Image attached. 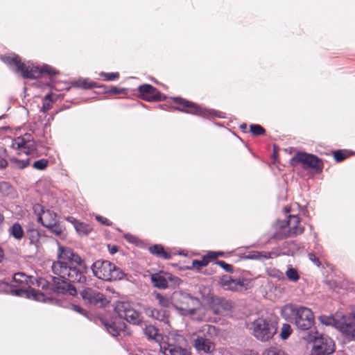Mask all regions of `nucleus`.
I'll list each match as a JSON object with an SVG mask.
<instances>
[{
	"label": "nucleus",
	"instance_id": "4be33fe9",
	"mask_svg": "<svg viewBox=\"0 0 355 355\" xmlns=\"http://www.w3.org/2000/svg\"><path fill=\"white\" fill-rule=\"evenodd\" d=\"M145 313L149 317H151L161 322L168 323L167 313L166 311L164 310H158L156 309L148 307L145 309Z\"/></svg>",
	"mask_w": 355,
	"mask_h": 355
},
{
	"label": "nucleus",
	"instance_id": "3c124183",
	"mask_svg": "<svg viewBox=\"0 0 355 355\" xmlns=\"http://www.w3.org/2000/svg\"><path fill=\"white\" fill-rule=\"evenodd\" d=\"M259 254H261L260 255V259H270L271 258V255H272V253L271 252H259Z\"/></svg>",
	"mask_w": 355,
	"mask_h": 355
},
{
	"label": "nucleus",
	"instance_id": "9b49d317",
	"mask_svg": "<svg viewBox=\"0 0 355 355\" xmlns=\"http://www.w3.org/2000/svg\"><path fill=\"white\" fill-rule=\"evenodd\" d=\"M115 311L120 318H123L130 323L137 325H139L142 323V318L128 302H117L115 306Z\"/></svg>",
	"mask_w": 355,
	"mask_h": 355
},
{
	"label": "nucleus",
	"instance_id": "0e129e2a",
	"mask_svg": "<svg viewBox=\"0 0 355 355\" xmlns=\"http://www.w3.org/2000/svg\"><path fill=\"white\" fill-rule=\"evenodd\" d=\"M284 211L286 213H288V212H290L291 209L289 207H285L284 208Z\"/></svg>",
	"mask_w": 355,
	"mask_h": 355
},
{
	"label": "nucleus",
	"instance_id": "ddd939ff",
	"mask_svg": "<svg viewBox=\"0 0 355 355\" xmlns=\"http://www.w3.org/2000/svg\"><path fill=\"white\" fill-rule=\"evenodd\" d=\"M82 298L89 304L98 307H105L109 301L101 293L91 288H85L80 292Z\"/></svg>",
	"mask_w": 355,
	"mask_h": 355
},
{
	"label": "nucleus",
	"instance_id": "774afa93",
	"mask_svg": "<svg viewBox=\"0 0 355 355\" xmlns=\"http://www.w3.org/2000/svg\"><path fill=\"white\" fill-rule=\"evenodd\" d=\"M24 137H26V139H31V135H25Z\"/></svg>",
	"mask_w": 355,
	"mask_h": 355
},
{
	"label": "nucleus",
	"instance_id": "cd10ccee",
	"mask_svg": "<svg viewBox=\"0 0 355 355\" xmlns=\"http://www.w3.org/2000/svg\"><path fill=\"white\" fill-rule=\"evenodd\" d=\"M12 294L15 295H21L22 293H26L28 297H33L35 300H40V298L43 297L42 293L39 291L31 288L29 290L17 289L11 291Z\"/></svg>",
	"mask_w": 355,
	"mask_h": 355
},
{
	"label": "nucleus",
	"instance_id": "dca6fc26",
	"mask_svg": "<svg viewBox=\"0 0 355 355\" xmlns=\"http://www.w3.org/2000/svg\"><path fill=\"white\" fill-rule=\"evenodd\" d=\"M96 322L103 325L108 333L113 336H117L119 332L123 330L125 327V324L123 321L118 322H112L102 316H97Z\"/></svg>",
	"mask_w": 355,
	"mask_h": 355
},
{
	"label": "nucleus",
	"instance_id": "7ed1b4c3",
	"mask_svg": "<svg viewBox=\"0 0 355 355\" xmlns=\"http://www.w3.org/2000/svg\"><path fill=\"white\" fill-rule=\"evenodd\" d=\"M282 314L285 318L294 320L297 328L302 331L311 329L314 324V316L311 310L304 306L286 304L282 309Z\"/></svg>",
	"mask_w": 355,
	"mask_h": 355
},
{
	"label": "nucleus",
	"instance_id": "c9c22d12",
	"mask_svg": "<svg viewBox=\"0 0 355 355\" xmlns=\"http://www.w3.org/2000/svg\"><path fill=\"white\" fill-rule=\"evenodd\" d=\"M286 275L287 278L292 282H297L300 278L296 269L293 268H289L286 272Z\"/></svg>",
	"mask_w": 355,
	"mask_h": 355
},
{
	"label": "nucleus",
	"instance_id": "69168bd1",
	"mask_svg": "<svg viewBox=\"0 0 355 355\" xmlns=\"http://www.w3.org/2000/svg\"><path fill=\"white\" fill-rule=\"evenodd\" d=\"M3 220V215L0 213V224L2 223V221Z\"/></svg>",
	"mask_w": 355,
	"mask_h": 355
},
{
	"label": "nucleus",
	"instance_id": "de8ad7c7",
	"mask_svg": "<svg viewBox=\"0 0 355 355\" xmlns=\"http://www.w3.org/2000/svg\"><path fill=\"white\" fill-rule=\"evenodd\" d=\"M1 153H5V150L0 148V169L5 168L8 164L7 161L1 156Z\"/></svg>",
	"mask_w": 355,
	"mask_h": 355
},
{
	"label": "nucleus",
	"instance_id": "864d4df0",
	"mask_svg": "<svg viewBox=\"0 0 355 355\" xmlns=\"http://www.w3.org/2000/svg\"><path fill=\"white\" fill-rule=\"evenodd\" d=\"M223 252H210L209 257L211 259H216L218 256H222Z\"/></svg>",
	"mask_w": 355,
	"mask_h": 355
},
{
	"label": "nucleus",
	"instance_id": "f03ea898",
	"mask_svg": "<svg viewBox=\"0 0 355 355\" xmlns=\"http://www.w3.org/2000/svg\"><path fill=\"white\" fill-rule=\"evenodd\" d=\"M1 60L14 68L15 71L19 73L24 78H40L44 85L51 88L55 87L58 83L57 77L60 74V71L46 64L42 66L26 65L17 55L3 56Z\"/></svg>",
	"mask_w": 355,
	"mask_h": 355
},
{
	"label": "nucleus",
	"instance_id": "f8f14e48",
	"mask_svg": "<svg viewBox=\"0 0 355 355\" xmlns=\"http://www.w3.org/2000/svg\"><path fill=\"white\" fill-rule=\"evenodd\" d=\"M205 300L215 314L221 315L229 311L232 308V302L223 297H218L212 294H207Z\"/></svg>",
	"mask_w": 355,
	"mask_h": 355
},
{
	"label": "nucleus",
	"instance_id": "423d86ee",
	"mask_svg": "<svg viewBox=\"0 0 355 355\" xmlns=\"http://www.w3.org/2000/svg\"><path fill=\"white\" fill-rule=\"evenodd\" d=\"M91 268L95 277L105 281L121 279L124 275L119 268L109 261L97 260Z\"/></svg>",
	"mask_w": 355,
	"mask_h": 355
},
{
	"label": "nucleus",
	"instance_id": "473e14b6",
	"mask_svg": "<svg viewBox=\"0 0 355 355\" xmlns=\"http://www.w3.org/2000/svg\"><path fill=\"white\" fill-rule=\"evenodd\" d=\"M75 228L80 234H87L90 231L91 228L87 224L83 223H75Z\"/></svg>",
	"mask_w": 355,
	"mask_h": 355
},
{
	"label": "nucleus",
	"instance_id": "2f4dec72",
	"mask_svg": "<svg viewBox=\"0 0 355 355\" xmlns=\"http://www.w3.org/2000/svg\"><path fill=\"white\" fill-rule=\"evenodd\" d=\"M154 295L155 296V299L158 301L159 304L162 307H168L171 304V298L168 299L166 297L156 292L154 293Z\"/></svg>",
	"mask_w": 355,
	"mask_h": 355
},
{
	"label": "nucleus",
	"instance_id": "79ce46f5",
	"mask_svg": "<svg viewBox=\"0 0 355 355\" xmlns=\"http://www.w3.org/2000/svg\"><path fill=\"white\" fill-rule=\"evenodd\" d=\"M47 160L44 159H42L37 161H35L33 166V168L38 169V170H43L47 166Z\"/></svg>",
	"mask_w": 355,
	"mask_h": 355
},
{
	"label": "nucleus",
	"instance_id": "5701e85b",
	"mask_svg": "<svg viewBox=\"0 0 355 355\" xmlns=\"http://www.w3.org/2000/svg\"><path fill=\"white\" fill-rule=\"evenodd\" d=\"M220 283L226 290L230 291H236L238 286H242V282L240 279H233L228 276L223 277L220 280Z\"/></svg>",
	"mask_w": 355,
	"mask_h": 355
},
{
	"label": "nucleus",
	"instance_id": "e2e57ef3",
	"mask_svg": "<svg viewBox=\"0 0 355 355\" xmlns=\"http://www.w3.org/2000/svg\"><path fill=\"white\" fill-rule=\"evenodd\" d=\"M125 238L128 239V240L131 241H132L133 239H135L132 236H129V235H127L125 236Z\"/></svg>",
	"mask_w": 355,
	"mask_h": 355
},
{
	"label": "nucleus",
	"instance_id": "72a5a7b5",
	"mask_svg": "<svg viewBox=\"0 0 355 355\" xmlns=\"http://www.w3.org/2000/svg\"><path fill=\"white\" fill-rule=\"evenodd\" d=\"M10 162L14 164V166L20 169H23L30 164V159L19 160L17 158L13 157L10 159Z\"/></svg>",
	"mask_w": 355,
	"mask_h": 355
},
{
	"label": "nucleus",
	"instance_id": "a211bd4d",
	"mask_svg": "<svg viewBox=\"0 0 355 355\" xmlns=\"http://www.w3.org/2000/svg\"><path fill=\"white\" fill-rule=\"evenodd\" d=\"M173 100L177 104L182 105L183 108L187 107L190 109V112L192 114H199L200 116H206L208 114V112L202 109L200 107H199L198 105L193 103L189 102L187 100L178 97L173 98ZM210 114L211 113L209 112V114Z\"/></svg>",
	"mask_w": 355,
	"mask_h": 355
},
{
	"label": "nucleus",
	"instance_id": "1a4fd4ad",
	"mask_svg": "<svg viewBox=\"0 0 355 355\" xmlns=\"http://www.w3.org/2000/svg\"><path fill=\"white\" fill-rule=\"evenodd\" d=\"M184 338L178 334H171L159 343V350L164 355H191V353L182 347Z\"/></svg>",
	"mask_w": 355,
	"mask_h": 355
},
{
	"label": "nucleus",
	"instance_id": "b1692460",
	"mask_svg": "<svg viewBox=\"0 0 355 355\" xmlns=\"http://www.w3.org/2000/svg\"><path fill=\"white\" fill-rule=\"evenodd\" d=\"M15 144L19 148L26 149L27 150L24 151V153L26 154H29L35 150L34 141L32 139H26V138L24 137H17L15 141Z\"/></svg>",
	"mask_w": 355,
	"mask_h": 355
},
{
	"label": "nucleus",
	"instance_id": "bb28decb",
	"mask_svg": "<svg viewBox=\"0 0 355 355\" xmlns=\"http://www.w3.org/2000/svg\"><path fill=\"white\" fill-rule=\"evenodd\" d=\"M149 251L151 254L156 255L157 257H162L164 259L169 260L171 259V255L164 250V247L162 245L156 244L149 248Z\"/></svg>",
	"mask_w": 355,
	"mask_h": 355
},
{
	"label": "nucleus",
	"instance_id": "6e6d98bb",
	"mask_svg": "<svg viewBox=\"0 0 355 355\" xmlns=\"http://www.w3.org/2000/svg\"><path fill=\"white\" fill-rule=\"evenodd\" d=\"M137 89H155V88L150 85L144 84V85L139 86Z\"/></svg>",
	"mask_w": 355,
	"mask_h": 355
},
{
	"label": "nucleus",
	"instance_id": "39448f33",
	"mask_svg": "<svg viewBox=\"0 0 355 355\" xmlns=\"http://www.w3.org/2000/svg\"><path fill=\"white\" fill-rule=\"evenodd\" d=\"M300 218L296 215H289L287 220L277 221L272 237L282 240L301 234L304 232V227L300 225Z\"/></svg>",
	"mask_w": 355,
	"mask_h": 355
},
{
	"label": "nucleus",
	"instance_id": "7c9ffc66",
	"mask_svg": "<svg viewBox=\"0 0 355 355\" xmlns=\"http://www.w3.org/2000/svg\"><path fill=\"white\" fill-rule=\"evenodd\" d=\"M53 93L48 94L44 99V103L41 111L44 113L47 112L51 108V103H53Z\"/></svg>",
	"mask_w": 355,
	"mask_h": 355
},
{
	"label": "nucleus",
	"instance_id": "f704fd0d",
	"mask_svg": "<svg viewBox=\"0 0 355 355\" xmlns=\"http://www.w3.org/2000/svg\"><path fill=\"white\" fill-rule=\"evenodd\" d=\"M99 76L103 78V79L105 81H113L115 80H118L120 77V74L119 72H111V73H105L101 72Z\"/></svg>",
	"mask_w": 355,
	"mask_h": 355
},
{
	"label": "nucleus",
	"instance_id": "0eeeda50",
	"mask_svg": "<svg viewBox=\"0 0 355 355\" xmlns=\"http://www.w3.org/2000/svg\"><path fill=\"white\" fill-rule=\"evenodd\" d=\"M352 318V320L349 317L337 313L335 316L321 315L318 320L323 324L334 326L340 331L355 338V317Z\"/></svg>",
	"mask_w": 355,
	"mask_h": 355
},
{
	"label": "nucleus",
	"instance_id": "6e6552de",
	"mask_svg": "<svg viewBox=\"0 0 355 355\" xmlns=\"http://www.w3.org/2000/svg\"><path fill=\"white\" fill-rule=\"evenodd\" d=\"M307 340L313 343L309 355H330L335 351L334 342L327 336L315 331L310 334Z\"/></svg>",
	"mask_w": 355,
	"mask_h": 355
},
{
	"label": "nucleus",
	"instance_id": "f257e3e1",
	"mask_svg": "<svg viewBox=\"0 0 355 355\" xmlns=\"http://www.w3.org/2000/svg\"><path fill=\"white\" fill-rule=\"evenodd\" d=\"M57 257L58 260L52 263L51 270L59 277H52L50 288L58 294L76 295V289L70 282H85L86 277L84 273L87 272V267L80 257L62 245L58 247Z\"/></svg>",
	"mask_w": 355,
	"mask_h": 355
},
{
	"label": "nucleus",
	"instance_id": "6ab92c4d",
	"mask_svg": "<svg viewBox=\"0 0 355 355\" xmlns=\"http://www.w3.org/2000/svg\"><path fill=\"white\" fill-rule=\"evenodd\" d=\"M157 90H137V96L147 101H159L165 96Z\"/></svg>",
	"mask_w": 355,
	"mask_h": 355
},
{
	"label": "nucleus",
	"instance_id": "aec40b11",
	"mask_svg": "<svg viewBox=\"0 0 355 355\" xmlns=\"http://www.w3.org/2000/svg\"><path fill=\"white\" fill-rule=\"evenodd\" d=\"M57 215L54 211L49 209L42 211V214L39 213V217L37 220L40 222L43 226L47 227L51 226L52 224H55L57 221Z\"/></svg>",
	"mask_w": 355,
	"mask_h": 355
},
{
	"label": "nucleus",
	"instance_id": "393cba45",
	"mask_svg": "<svg viewBox=\"0 0 355 355\" xmlns=\"http://www.w3.org/2000/svg\"><path fill=\"white\" fill-rule=\"evenodd\" d=\"M71 86L78 89H93L95 87H101L96 82L89 81L87 79L79 78L71 83Z\"/></svg>",
	"mask_w": 355,
	"mask_h": 355
},
{
	"label": "nucleus",
	"instance_id": "4c0bfd02",
	"mask_svg": "<svg viewBox=\"0 0 355 355\" xmlns=\"http://www.w3.org/2000/svg\"><path fill=\"white\" fill-rule=\"evenodd\" d=\"M250 130L252 134L254 136L261 135L265 133V130L260 125H251Z\"/></svg>",
	"mask_w": 355,
	"mask_h": 355
},
{
	"label": "nucleus",
	"instance_id": "603ef678",
	"mask_svg": "<svg viewBox=\"0 0 355 355\" xmlns=\"http://www.w3.org/2000/svg\"><path fill=\"white\" fill-rule=\"evenodd\" d=\"M260 255L259 252H252L251 254H249L247 258L248 259H260Z\"/></svg>",
	"mask_w": 355,
	"mask_h": 355
},
{
	"label": "nucleus",
	"instance_id": "412c9836",
	"mask_svg": "<svg viewBox=\"0 0 355 355\" xmlns=\"http://www.w3.org/2000/svg\"><path fill=\"white\" fill-rule=\"evenodd\" d=\"M217 334L218 331L214 326L205 324L193 336L196 337L208 338L211 340L214 336H216Z\"/></svg>",
	"mask_w": 355,
	"mask_h": 355
},
{
	"label": "nucleus",
	"instance_id": "a19ab883",
	"mask_svg": "<svg viewBox=\"0 0 355 355\" xmlns=\"http://www.w3.org/2000/svg\"><path fill=\"white\" fill-rule=\"evenodd\" d=\"M209 263V261L205 258L204 257L202 259V260H194L193 261V263H192V265H193V267L198 269V270H200L202 267H204V266H206Z\"/></svg>",
	"mask_w": 355,
	"mask_h": 355
},
{
	"label": "nucleus",
	"instance_id": "e433bc0d",
	"mask_svg": "<svg viewBox=\"0 0 355 355\" xmlns=\"http://www.w3.org/2000/svg\"><path fill=\"white\" fill-rule=\"evenodd\" d=\"M292 332L291 325L288 324H283L282 327L280 336L283 340H286L288 338Z\"/></svg>",
	"mask_w": 355,
	"mask_h": 355
},
{
	"label": "nucleus",
	"instance_id": "4d7b16f0",
	"mask_svg": "<svg viewBox=\"0 0 355 355\" xmlns=\"http://www.w3.org/2000/svg\"><path fill=\"white\" fill-rule=\"evenodd\" d=\"M73 310L82 314H83L85 312V310L83 309L77 305H73Z\"/></svg>",
	"mask_w": 355,
	"mask_h": 355
},
{
	"label": "nucleus",
	"instance_id": "a878e982",
	"mask_svg": "<svg viewBox=\"0 0 355 355\" xmlns=\"http://www.w3.org/2000/svg\"><path fill=\"white\" fill-rule=\"evenodd\" d=\"M145 335L149 338L159 343L163 340L162 334L159 333V329L153 325H148L144 329Z\"/></svg>",
	"mask_w": 355,
	"mask_h": 355
},
{
	"label": "nucleus",
	"instance_id": "8fccbe9b",
	"mask_svg": "<svg viewBox=\"0 0 355 355\" xmlns=\"http://www.w3.org/2000/svg\"><path fill=\"white\" fill-rule=\"evenodd\" d=\"M96 218L98 221L101 222V223L104 224V225H110L111 223L109 222V220L103 217V216H96Z\"/></svg>",
	"mask_w": 355,
	"mask_h": 355
},
{
	"label": "nucleus",
	"instance_id": "4468645a",
	"mask_svg": "<svg viewBox=\"0 0 355 355\" xmlns=\"http://www.w3.org/2000/svg\"><path fill=\"white\" fill-rule=\"evenodd\" d=\"M303 165L304 168H311L316 171L321 170V161L316 156L306 153L298 152L292 159Z\"/></svg>",
	"mask_w": 355,
	"mask_h": 355
},
{
	"label": "nucleus",
	"instance_id": "2eb2a0df",
	"mask_svg": "<svg viewBox=\"0 0 355 355\" xmlns=\"http://www.w3.org/2000/svg\"><path fill=\"white\" fill-rule=\"evenodd\" d=\"M151 282L153 286L159 289H164L168 287V281L173 282L175 284H179L180 279L178 277L173 276L170 273L160 271L150 275Z\"/></svg>",
	"mask_w": 355,
	"mask_h": 355
},
{
	"label": "nucleus",
	"instance_id": "58836bf2",
	"mask_svg": "<svg viewBox=\"0 0 355 355\" xmlns=\"http://www.w3.org/2000/svg\"><path fill=\"white\" fill-rule=\"evenodd\" d=\"M47 228L56 236L62 234L63 231L62 227L58 223V222L55 223V224H52L51 226H48Z\"/></svg>",
	"mask_w": 355,
	"mask_h": 355
},
{
	"label": "nucleus",
	"instance_id": "bf43d9fd",
	"mask_svg": "<svg viewBox=\"0 0 355 355\" xmlns=\"http://www.w3.org/2000/svg\"><path fill=\"white\" fill-rule=\"evenodd\" d=\"M118 250V248L115 245H113L110 249V252L111 254H114L115 252H116Z\"/></svg>",
	"mask_w": 355,
	"mask_h": 355
},
{
	"label": "nucleus",
	"instance_id": "c03bdc74",
	"mask_svg": "<svg viewBox=\"0 0 355 355\" xmlns=\"http://www.w3.org/2000/svg\"><path fill=\"white\" fill-rule=\"evenodd\" d=\"M217 264L221 266L224 270H225L228 272H233V267L232 265L226 263L223 261H218Z\"/></svg>",
	"mask_w": 355,
	"mask_h": 355
},
{
	"label": "nucleus",
	"instance_id": "09e8293b",
	"mask_svg": "<svg viewBox=\"0 0 355 355\" xmlns=\"http://www.w3.org/2000/svg\"><path fill=\"white\" fill-rule=\"evenodd\" d=\"M33 210L34 212L37 214V217H39V213L40 214H42V211H44L42 207L39 204H36L34 205Z\"/></svg>",
	"mask_w": 355,
	"mask_h": 355
},
{
	"label": "nucleus",
	"instance_id": "a18cd8bd",
	"mask_svg": "<svg viewBox=\"0 0 355 355\" xmlns=\"http://www.w3.org/2000/svg\"><path fill=\"white\" fill-rule=\"evenodd\" d=\"M334 157L336 162H340L345 159V155L341 150H337L334 153Z\"/></svg>",
	"mask_w": 355,
	"mask_h": 355
},
{
	"label": "nucleus",
	"instance_id": "c85d7f7f",
	"mask_svg": "<svg viewBox=\"0 0 355 355\" xmlns=\"http://www.w3.org/2000/svg\"><path fill=\"white\" fill-rule=\"evenodd\" d=\"M10 234L16 239H21L24 236V231L19 223H15L10 228Z\"/></svg>",
	"mask_w": 355,
	"mask_h": 355
},
{
	"label": "nucleus",
	"instance_id": "5fc2aeb1",
	"mask_svg": "<svg viewBox=\"0 0 355 355\" xmlns=\"http://www.w3.org/2000/svg\"><path fill=\"white\" fill-rule=\"evenodd\" d=\"M309 258H310L311 260H312L315 263H317L318 266H319L320 264V262L319 259L318 258H316L314 254H309Z\"/></svg>",
	"mask_w": 355,
	"mask_h": 355
},
{
	"label": "nucleus",
	"instance_id": "052dcab7",
	"mask_svg": "<svg viewBox=\"0 0 355 355\" xmlns=\"http://www.w3.org/2000/svg\"><path fill=\"white\" fill-rule=\"evenodd\" d=\"M4 258V253L3 249L0 247V263L3 261Z\"/></svg>",
	"mask_w": 355,
	"mask_h": 355
},
{
	"label": "nucleus",
	"instance_id": "c756f323",
	"mask_svg": "<svg viewBox=\"0 0 355 355\" xmlns=\"http://www.w3.org/2000/svg\"><path fill=\"white\" fill-rule=\"evenodd\" d=\"M27 236L30 240V243L37 246L40 238L39 231L35 229L29 230L27 232Z\"/></svg>",
	"mask_w": 355,
	"mask_h": 355
},
{
	"label": "nucleus",
	"instance_id": "20e7f679",
	"mask_svg": "<svg viewBox=\"0 0 355 355\" xmlns=\"http://www.w3.org/2000/svg\"><path fill=\"white\" fill-rule=\"evenodd\" d=\"M171 304L182 315H194L201 306V302L198 297L183 291L173 293Z\"/></svg>",
	"mask_w": 355,
	"mask_h": 355
},
{
	"label": "nucleus",
	"instance_id": "13d9d810",
	"mask_svg": "<svg viewBox=\"0 0 355 355\" xmlns=\"http://www.w3.org/2000/svg\"><path fill=\"white\" fill-rule=\"evenodd\" d=\"M124 90H109V93L112 95H117L123 94Z\"/></svg>",
	"mask_w": 355,
	"mask_h": 355
},
{
	"label": "nucleus",
	"instance_id": "680f3d73",
	"mask_svg": "<svg viewBox=\"0 0 355 355\" xmlns=\"http://www.w3.org/2000/svg\"><path fill=\"white\" fill-rule=\"evenodd\" d=\"M53 103H54V102H55V101L58 99L59 96H58V95H56V94H53Z\"/></svg>",
	"mask_w": 355,
	"mask_h": 355
},
{
	"label": "nucleus",
	"instance_id": "f3484780",
	"mask_svg": "<svg viewBox=\"0 0 355 355\" xmlns=\"http://www.w3.org/2000/svg\"><path fill=\"white\" fill-rule=\"evenodd\" d=\"M193 345L198 353L211 354L215 350V344L208 338L196 337Z\"/></svg>",
	"mask_w": 355,
	"mask_h": 355
},
{
	"label": "nucleus",
	"instance_id": "338daca9",
	"mask_svg": "<svg viewBox=\"0 0 355 355\" xmlns=\"http://www.w3.org/2000/svg\"><path fill=\"white\" fill-rule=\"evenodd\" d=\"M68 220H69L71 223H73L75 220L73 218H68Z\"/></svg>",
	"mask_w": 355,
	"mask_h": 355
},
{
	"label": "nucleus",
	"instance_id": "ea45409f",
	"mask_svg": "<svg viewBox=\"0 0 355 355\" xmlns=\"http://www.w3.org/2000/svg\"><path fill=\"white\" fill-rule=\"evenodd\" d=\"M12 191L11 186L8 182H1L0 183V192L4 195H8Z\"/></svg>",
	"mask_w": 355,
	"mask_h": 355
},
{
	"label": "nucleus",
	"instance_id": "9d476101",
	"mask_svg": "<svg viewBox=\"0 0 355 355\" xmlns=\"http://www.w3.org/2000/svg\"><path fill=\"white\" fill-rule=\"evenodd\" d=\"M252 329L254 336L261 341H267L272 338L277 330L272 322L264 319L255 320L252 324Z\"/></svg>",
	"mask_w": 355,
	"mask_h": 355
},
{
	"label": "nucleus",
	"instance_id": "49530a36",
	"mask_svg": "<svg viewBox=\"0 0 355 355\" xmlns=\"http://www.w3.org/2000/svg\"><path fill=\"white\" fill-rule=\"evenodd\" d=\"M26 276L24 275V274L23 273H15L13 276V280L15 282H23L24 281H26Z\"/></svg>",
	"mask_w": 355,
	"mask_h": 355
},
{
	"label": "nucleus",
	"instance_id": "37998d69",
	"mask_svg": "<svg viewBox=\"0 0 355 355\" xmlns=\"http://www.w3.org/2000/svg\"><path fill=\"white\" fill-rule=\"evenodd\" d=\"M263 355H284V353L276 348H269L263 352Z\"/></svg>",
	"mask_w": 355,
	"mask_h": 355
}]
</instances>
